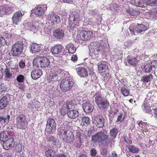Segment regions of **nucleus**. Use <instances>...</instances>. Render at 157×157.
<instances>
[{"label":"nucleus","mask_w":157,"mask_h":157,"mask_svg":"<svg viewBox=\"0 0 157 157\" xmlns=\"http://www.w3.org/2000/svg\"><path fill=\"white\" fill-rule=\"evenodd\" d=\"M109 137L106 132L101 131L92 136L91 140L95 144L101 143L105 145H108L109 143L112 142V139Z\"/></svg>","instance_id":"f257e3e1"},{"label":"nucleus","mask_w":157,"mask_h":157,"mask_svg":"<svg viewBox=\"0 0 157 157\" xmlns=\"http://www.w3.org/2000/svg\"><path fill=\"white\" fill-rule=\"evenodd\" d=\"M26 118V116L23 114H21L17 116L15 125L18 129L23 130L27 128L28 122Z\"/></svg>","instance_id":"f03ea898"},{"label":"nucleus","mask_w":157,"mask_h":157,"mask_svg":"<svg viewBox=\"0 0 157 157\" xmlns=\"http://www.w3.org/2000/svg\"><path fill=\"white\" fill-rule=\"evenodd\" d=\"M74 84L73 78L68 77L66 79H63L61 80L60 87L61 90L63 92H67L72 87Z\"/></svg>","instance_id":"7ed1b4c3"},{"label":"nucleus","mask_w":157,"mask_h":157,"mask_svg":"<svg viewBox=\"0 0 157 157\" xmlns=\"http://www.w3.org/2000/svg\"><path fill=\"white\" fill-rule=\"evenodd\" d=\"M59 130L58 134L59 135L63 136L66 142L70 144L73 142L75 136L72 131L62 129H59Z\"/></svg>","instance_id":"20e7f679"},{"label":"nucleus","mask_w":157,"mask_h":157,"mask_svg":"<svg viewBox=\"0 0 157 157\" xmlns=\"http://www.w3.org/2000/svg\"><path fill=\"white\" fill-rule=\"evenodd\" d=\"M78 32V34L76 38L79 40H88L91 38L93 36V32L89 30L79 31Z\"/></svg>","instance_id":"39448f33"},{"label":"nucleus","mask_w":157,"mask_h":157,"mask_svg":"<svg viewBox=\"0 0 157 157\" xmlns=\"http://www.w3.org/2000/svg\"><path fill=\"white\" fill-rule=\"evenodd\" d=\"M56 123L55 121L52 118H48L47 121L45 131L48 134H52L55 132Z\"/></svg>","instance_id":"423d86ee"},{"label":"nucleus","mask_w":157,"mask_h":157,"mask_svg":"<svg viewBox=\"0 0 157 157\" xmlns=\"http://www.w3.org/2000/svg\"><path fill=\"white\" fill-rule=\"evenodd\" d=\"M24 48L23 44L19 43H15L12 46L11 52L14 56H19L23 52Z\"/></svg>","instance_id":"0eeeda50"},{"label":"nucleus","mask_w":157,"mask_h":157,"mask_svg":"<svg viewBox=\"0 0 157 157\" xmlns=\"http://www.w3.org/2000/svg\"><path fill=\"white\" fill-rule=\"evenodd\" d=\"M47 9L46 5L39 4L37 5L32 10L34 14L40 17L44 15Z\"/></svg>","instance_id":"6e6552de"},{"label":"nucleus","mask_w":157,"mask_h":157,"mask_svg":"<svg viewBox=\"0 0 157 157\" xmlns=\"http://www.w3.org/2000/svg\"><path fill=\"white\" fill-rule=\"evenodd\" d=\"M70 24L73 27H75L76 25H79L80 20H79V16L76 13H71L70 14L69 19Z\"/></svg>","instance_id":"1a4fd4ad"},{"label":"nucleus","mask_w":157,"mask_h":157,"mask_svg":"<svg viewBox=\"0 0 157 157\" xmlns=\"http://www.w3.org/2000/svg\"><path fill=\"white\" fill-rule=\"evenodd\" d=\"M70 24L73 27H75L76 25H79L80 20H79V16L76 13H71L70 14L69 19Z\"/></svg>","instance_id":"9d476101"},{"label":"nucleus","mask_w":157,"mask_h":157,"mask_svg":"<svg viewBox=\"0 0 157 157\" xmlns=\"http://www.w3.org/2000/svg\"><path fill=\"white\" fill-rule=\"evenodd\" d=\"M61 69L55 70V72L49 75L47 77L48 82L53 83L56 81L58 79V76L59 75V73L61 71Z\"/></svg>","instance_id":"9b49d317"},{"label":"nucleus","mask_w":157,"mask_h":157,"mask_svg":"<svg viewBox=\"0 0 157 157\" xmlns=\"http://www.w3.org/2000/svg\"><path fill=\"white\" fill-rule=\"evenodd\" d=\"M14 11L13 8L7 6H0V16L2 17L4 15H10Z\"/></svg>","instance_id":"f8f14e48"},{"label":"nucleus","mask_w":157,"mask_h":157,"mask_svg":"<svg viewBox=\"0 0 157 157\" xmlns=\"http://www.w3.org/2000/svg\"><path fill=\"white\" fill-rule=\"evenodd\" d=\"M24 15V13L23 14L21 10H19L13 14L12 18L13 23L15 25H17L21 21Z\"/></svg>","instance_id":"ddd939ff"},{"label":"nucleus","mask_w":157,"mask_h":157,"mask_svg":"<svg viewBox=\"0 0 157 157\" xmlns=\"http://www.w3.org/2000/svg\"><path fill=\"white\" fill-rule=\"evenodd\" d=\"M14 144L13 139L10 137L3 142V147L5 149L10 150L14 146Z\"/></svg>","instance_id":"4468645a"},{"label":"nucleus","mask_w":157,"mask_h":157,"mask_svg":"<svg viewBox=\"0 0 157 157\" xmlns=\"http://www.w3.org/2000/svg\"><path fill=\"white\" fill-rule=\"evenodd\" d=\"M53 36L57 40L63 39L65 36L64 31L62 29L58 28L56 29L53 32Z\"/></svg>","instance_id":"2eb2a0df"},{"label":"nucleus","mask_w":157,"mask_h":157,"mask_svg":"<svg viewBox=\"0 0 157 157\" xmlns=\"http://www.w3.org/2000/svg\"><path fill=\"white\" fill-rule=\"evenodd\" d=\"M105 120L102 117L97 116L94 117L93 123L99 128H102L104 125Z\"/></svg>","instance_id":"dca6fc26"},{"label":"nucleus","mask_w":157,"mask_h":157,"mask_svg":"<svg viewBox=\"0 0 157 157\" xmlns=\"http://www.w3.org/2000/svg\"><path fill=\"white\" fill-rule=\"evenodd\" d=\"M50 20L51 21L52 25H56L57 24L60 23V17L59 16L56 14H53L50 16Z\"/></svg>","instance_id":"f3484780"},{"label":"nucleus","mask_w":157,"mask_h":157,"mask_svg":"<svg viewBox=\"0 0 157 157\" xmlns=\"http://www.w3.org/2000/svg\"><path fill=\"white\" fill-rule=\"evenodd\" d=\"M63 48V45L60 44H56L53 46L51 49V52L53 55H57L61 52Z\"/></svg>","instance_id":"a211bd4d"},{"label":"nucleus","mask_w":157,"mask_h":157,"mask_svg":"<svg viewBox=\"0 0 157 157\" xmlns=\"http://www.w3.org/2000/svg\"><path fill=\"white\" fill-rule=\"evenodd\" d=\"M78 75L81 77H86L88 76V72L87 69L83 67H79L76 69Z\"/></svg>","instance_id":"6ab92c4d"},{"label":"nucleus","mask_w":157,"mask_h":157,"mask_svg":"<svg viewBox=\"0 0 157 157\" xmlns=\"http://www.w3.org/2000/svg\"><path fill=\"white\" fill-rule=\"evenodd\" d=\"M42 75V71L39 69H33L31 72L32 78L34 79L39 78Z\"/></svg>","instance_id":"aec40b11"},{"label":"nucleus","mask_w":157,"mask_h":157,"mask_svg":"<svg viewBox=\"0 0 157 157\" xmlns=\"http://www.w3.org/2000/svg\"><path fill=\"white\" fill-rule=\"evenodd\" d=\"M83 109L86 113H90L93 111L94 106L89 102L87 101L83 103Z\"/></svg>","instance_id":"412c9836"},{"label":"nucleus","mask_w":157,"mask_h":157,"mask_svg":"<svg viewBox=\"0 0 157 157\" xmlns=\"http://www.w3.org/2000/svg\"><path fill=\"white\" fill-rule=\"evenodd\" d=\"M79 115V113L78 111L72 109L69 111L67 113L68 117L71 119H75Z\"/></svg>","instance_id":"4be33fe9"},{"label":"nucleus","mask_w":157,"mask_h":157,"mask_svg":"<svg viewBox=\"0 0 157 157\" xmlns=\"http://www.w3.org/2000/svg\"><path fill=\"white\" fill-rule=\"evenodd\" d=\"M109 105V102L108 100L104 99L103 101L101 103H100L98 106L99 108L102 109L106 111Z\"/></svg>","instance_id":"5701e85b"},{"label":"nucleus","mask_w":157,"mask_h":157,"mask_svg":"<svg viewBox=\"0 0 157 157\" xmlns=\"http://www.w3.org/2000/svg\"><path fill=\"white\" fill-rule=\"evenodd\" d=\"M95 102L97 106L103 101V98L100 92H96L95 95Z\"/></svg>","instance_id":"b1692460"},{"label":"nucleus","mask_w":157,"mask_h":157,"mask_svg":"<svg viewBox=\"0 0 157 157\" xmlns=\"http://www.w3.org/2000/svg\"><path fill=\"white\" fill-rule=\"evenodd\" d=\"M8 98L6 96H3L0 100V109H2L5 108L8 103Z\"/></svg>","instance_id":"393cba45"},{"label":"nucleus","mask_w":157,"mask_h":157,"mask_svg":"<svg viewBox=\"0 0 157 157\" xmlns=\"http://www.w3.org/2000/svg\"><path fill=\"white\" fill-rule=\"evenodd\" d=\"M127 61L129 64L133 66H136L138 63V60L136 58L129 56L127 57Z\"/></svg>","instance_id":"a878e982"},{"label":"nucleus","mask_w":157,"mask_h":157,"mask_svg":"<svg viewBox=\"0 0 157 157\" xmlns=\"http://www.w3.org/2000/svg\"><path fill=\"white\" fill-rule=\"evenodd\" d=\"M50 63V61L47 57H42L40 67H47L49 66Z\"/></svg>","instance_id":"bb28decb"},{"label":"nucleus","mask_w":157,"mask_h":157,"mask_svg":"<svg viewBox=\"0 0 157 157\" xmlns=\"http://www.w3.org/2000/svg\"><path fill=\"white\" fill-rule=\"evenodd\" d=\"M127 12L129 15H131V17H133L134 16H136L139 14H140V13L138 10L132 8H129L128 9Z\"/></svg>","instance_id":"cd10ccee"},{"label":"nucleus","mask_w":157,"mask_h":157,"mask_svg":"<svg viewBox=\"0 0 157 157\" xmlns=\"http://www.w3.org/2000/svg\"><path fill=\"white\" fill-rule=\"evenodd\" d=\"M66 50H68L69 53L74 54L76 51V48L73 44L70 43L66 47Z\"/></svg>","instance_id":"c85d7f7f"},{"label":"nucleus","mask_w":157,"mask_h":157,"mask_svg":"<svg viewBox=\"0 0 157 157\" xmlns=\"http://www.w3.org/2000/svg\"><path fill=\"white\" fill-rule=\"evenodd\" d=\"M118 132V129L116 128H113L110 131V135L111 138H110L112 141L116 137Z\"/></svg>","instance_id":"c756f323"},{"label":"nucleus","mask_w":157,"mask_h":157,"mask_svg":"<svg viewBox=\"0 0 157 157\" xmlns=\"http://www.w3.org/2000/svg\"><path fill=\"white\" fill-rule=\"evenodd\" d=\"M10 136L8 135V132H2L0 133V140L3 142L9 138Z\"/></svg>","instance_id":"7c9ffc66"},{"label":"nucleus","mask_w":157,"mask_h":157,"mask_svg":"<svg viewBox=\"0 0 157 157\" xmlns=\"http://www.w3.org/2000/svg\"><path fill=\"white\" fill-rule=\"evenodd\" d=\"M40 46L36 43H33L31 45V49L33 53H35L40 50Z\"/></svg>","instance_id":"2f4dec72"},{"label":"nucleus","mask_w":157,"mask_h":157,"mask_svg":"<svg viewBox=\"0 0 157 157\" xmlns=\"http://www.w3.org/2000/svg\"><path fill=\"white\" fill-rule=\"evenodd\" d=\"M35 25H32L30 26L31 31H33L34 33L36 32V29H40L41 26H42L43 25L38 22H36L35 23Z\"/></svg>","instance_id":"473e14b6"},{"label":"nucleus","mask_w":157,"mask_h":157,"mask_svg":"<svg viewBox=\"0 0 157 157\" xmlns=\"http://www.w3.org/2000/svg\"><path fill=\"white\" fill-rule=\"evenodd\" d=\"M42 58V57L37 56L36 58H35L33 61V65L38 67H39V66H40Z\"/></svg>","instance_id":"72a5a7b5"},{"label":"nucleus","mask_w":157,"mask_h":157,"mask_svg":"<svg viewBox=\"0 0 157 157\" xmlns=\"http://www.w3.org/2000/svg\"><path fill=\"white\" fill-rule=\"evenodd\" d=\"M153 79V75L151 74L143 76L142 77L141 81L147 83L150 82Z\"/></svg>","instance_id":"f704fd0d"},{"label":"nucleus","mask_w":157,"mask_h":157,"mask_svg":"<svg viewBox=\"0 0 157 157\" xmlns=\"http://www.w3.org/2000/svg\"><path fill=\"white\" fill-rule=\"evenodd\" d=\"M129 29L132 34H135V33H138L137 24H132L129 27Z\"/></svg>","instance_id":"c9c22d12"},{"label":"nucleus","mask_w":157,"mask_h":157,"mask_svg":"<svg viewBox=\"0 0 157 157\" xmlns=\"http://www.w3.org/2000/svg\"><path fill=\"white\" fill-rule=\"evenodd\" d=\"M75 100H72L70 101L67 102L65 104H66L67 107L69 110L71 109H72V110L75 109Z\"/></svg>","instance_id":"e433bc0d"},{"label":"nucleus","mask_w":157,"mask_h":157,"mask_svg":"<svg viewBox=\"0 0 157 157\" xmlns=\"http://www.w3.org/2000/svg\"><path fill=\"white\" fill-rule=\"evenodd\" d=\"M138 33L142 32L147 29V27L145 25L142 24H137Z\"/></svg>","instance_id":"4c0bfd02"},{"label":"nucleus","mask_w":157,"mask_h":157,"mask_svg":"<svg viewBox=\"0 0 157 157\" xmlns=\"http://www.w3.org/2000/svg\"><path fill=\"white\" fill-rule=\"evenodd\" d=\"M126 147L130 151L133 153H137L139 151V149L134 147L133 145H126Z\"/></svg>","instance_id":"58836bf2"},{"label":"nucleus","mask_w":157,"mask_h":157,"mask_svg":"<svg viewBox=\"0 0 157 157\" xmlns=\"http://www.w3.org/2000/svg\"><path fill=\"white\" fill-rule=\"evenodd\" d=\"M98 69L100 71L105 72L108 69V66L105 63H101L98 66Z\"/></svg>","instance_id":"ea45409f"},{"label":"nucleus","mask_w":157,"mask_h":157,"mask_svg":"<svg viewBox=\"0 0 157 157\" xmlns=\"http://www.w3.org/2000/svg\"><path fill=\"white\" fill-rule=\"evenodd\" d=\"M5 77L6 78H10L12 76V71L10 70L9 68H6L4 71Z\"/></svg>","instance_id":"a19ab883"},{"label":"nucleus","mask_w":157,"mask_h":157,"mask_svg":"<svg viewBox=\"0 0 157 157\" xmlns=\"http://www.w3.org/2000/svg\"><path fill=\"white\" fill-rule=\"evenodd\" d=\"M69 110L66 104H64L61 107L60 111V113L62 115L65 116L66 114H67Z\"/></svg>","instance_id":"79ce46f5"},{"label":"nucleus","mask_w":157,"mask_h":157,"mask_svg":"<svg viewBox=\"0 0 157 157\" xmlns=\"http://www.w3.org/2000/svg\"><path fill=\"white\" fill-rule=\"evenodd\" d=\"M47 141L53 145H55L57 143L56 138L52 136H50L49 137H48Z\"/></svg>","instance_id":"37998d69"},{"label":"nucleus","mask_w":157,"mask_h":157,"mask_svg":"<svg viewBox=\"0 0 157 157\" xmlns=\"http://www.w3.org/2000/svg\"><path fill=\"white\" fill-rule=\"evenodd\" d=\"M56 152L52 149L48 150L45 152V155L47 157H54L56 155Z\"/></svg>","instance_id":"c03bdc74"},{"label":"nucleus","mask_w":157,"mask_h":157,"mask_svg":"<svg viewBox=\"0 0 157 157\" xmlns=\"http://www.w3.org/2000/svg\"><path fill=\"white\" fill-rule=\"evenodd\" d=\"M144 68L145 72L149 73L152 71L153 67L150 63H148L144 66Z\"/></svg>","instance_id":"a18cd8bd"},{"label":"nucleus","mask_w":157,"mask_h":157,"mask_svg":"<svg viewBox=\"0 0 157 157\" xmlns=\"http://www.w3.org/2000/svg\"><path fill=\"white\" fill-rule=\"evenodd\" d=\"M121 92L124 96H128L129 94V90L127 89L124 87H122L121 89Z\"/></svg>","instance_id":"49530a36"},{"label":"nucleus","mask_w":157,"mask_h":157,"mask_svg":"<svg viewBox=\"0 0 157 157\" xmlns=\"http://www.w3.org/2000/svg\"><path fill=\"white\" fill-rule=\"evenodd\" d=\"M10 118V116L8 114L5 116H0V123L2 122L3 121L4 123L8 122Z\"/></svg>","instance_id":"de8ad7c7"},{"label":"nucleus","mask_w":157,"mask_h":157,"mask_svg":"<svg viewBox=\"0 0 157 157\" xmlns=\"http://www.w3.org/2000/svg\"><path fill=\"white\" fill-rule=\"evenodd\" d=\"M91 48L94 50L98 48H100V44L98 42H94L92 43L90 45Z\"/></svg>","instance_id":"09e8293b"},{"label":"nucleus","mask_w":157,"mask_h":157,"mask_svg":"<svg viewBox=\"0 0 157 157\" xmlns=\"http://www.w3.org/2000/svg\"><path fill=\"white\" fill-rule=\"evenodd\" d=\"M146 3L151 6H157V0H147Z\"/></svg>","instance_id":"8fccbe9b"},{"label":"nucleus","mask_w":157,"mask_h":157,"mask_svg":"<svg viewBox=\"0 0 157 157\" xmlns=\"http://www.w3.org/2000/svg\"><path fill=\"white\" fill-rule=\"evenodd\" d=\"M143 110L146 113H149L151 111V109L150 106H148L147 104L144 103L143 106Z\"/></svg>","instance_id":"3c124183"},{"label":"nucleus","mask_w":157,"mask_h":157,"mask_svg":"<svg viewBox=\"0 0 157 157\" xmlns=\"http://www.w3.org/2000/svg\"><path fill=\"white\" fill-rule=\"evenodd\" d=\"M136 6L140 7L144 6V1L143 0H135V1Z\"/></svg>","instance_id":"603ef678"},{"label":"nucleus","mask_w":157,"mask_h":157,"mask_svg":"<svg viewBox=\"0 0 157 157\" xmlns=\"http://www.w3.org/2000/svg\"><path fill=\"white\" fill-rule=\"evenodd\" d=\"M82 121L84 123V124H89L90 122V118L86 116H84L82 118Z\"/></svg>","instance_id":"864d4df0"},{"label":"nucleus","mask_w":157,"mask_h":157,"mask_svg":"<svg viewBox=\"0 0 157 157\" xmlns=\"http://www.w3.org/2000/svg\"><path fill=\"white\" fill-rule=\"evenodd\" d=\"M137 123L139 126L141 128V129L144 126H148V124L146 122H144L142 121H138Z\"/></svg>","instance_id":"5fc2aeb1"},{"label":"nucleus","mask_w":157,"mask_h":157,"mask_svg":"<svg viewBox=\"0 0 157 157\" xmlns=\"http://www.w3.org/2000/svg\"><path fill=\"white\" fill-rule=\"evenodd\" d=\"M25 77L22 75H20L17 77L16 80L19 82H23Z\"/></svg>","instance_id":"6e6d98bb"},{"label":"nucleus","mask_w":157,"mask_h":157,"mask_svg":"<svg viewBox=\"0 0 157 157\" xmlns=\"http://www.w3.org/2000/svg\"><path fill=\"white\" fill-rule=\"evenodd\" d=\"M82 141L81 140V139H76L74 145L76 147H80L81 145Z\"/></svg>","instance_id":"4d7b16f0"},{"label":"nucleus","mask_w":157,"mask_h":157,"mask_svg":"<svg viewBox=\"0 0 157 157\" xmlns=\"http://www.w3.org/2000/svg\"><path fill=\"white\" fill-rule=\"evenodd\" d=\"M90 152L91 155L92 156H94L97 154L96 151L94 148L91 149Z\"/></svg>","instance_id":"13d9d810"},{"label":"nucleus","mask_w":157,"mask_h":157,"mask_svg":"<svg viewBox=\"0 0 157 157\" xmlns=\"http://www.w3.org/2000/svg\"><path fill=\"white\" fill-rule=\"evenodd\" d=\"M123 116V113L122 112H121L119 113V115L118 116L117 119V122H118L120 121V122H122L121 121L122 119V116Z\"/></svg>","instance_id":"bf43d9fd"},{"label":"nucleus","mask_w":157,"mask_h":157,"mask_svg":"<svg viewBox=\"0 0 157 157\" xmlns=\"http://www.w3.org/2000/svg\"><path fill=\"white\" fill-rule=\"evenodd\" d=\"M25 66V63L22 60H21L19 63V67L20 68L23 69Z\"/></svg>","instance_id":"052dcab7"},{"label":"nucleus","mask_w":157,"mask_h":157,"mask_svg":"<svg viewBox=\"0 0 157 157\" xmlns=\"http://www.w3.org/2000/svg\"><path fill=\"white\" fill-rule=\"evenodd\" d=\"M71 59L74 62H76L78 59L77 56L76 55H73L71 57Z\"/></svg>","instance_id":"680f3d73"},{"label":"nucleus","mask_w":157,"mask_h":157,"mask_svg":"<svg viewBox=\"0 0 157 157\" xmlns=\"http://www.w3.org/2000/svg\"><path fill=\"white\" fill-rule=\"evenodd\" d=\"M6 88L4 86V84H1L0 85V91L3 93V92H5L6 90Z\"/></svg>","instance_id":"e2e57ef3"},{"label":"nucleus","mask_w":157,"mask_h":157,"mask_svg":"<svg viewBox=\"0 0 157 157\" xmlns=\"http://www.w3.org/2000/svg\"><path fill=\"white\" fill-rule=\"evenodd\" d=\"M93 50V53L95 55H98L99 54L100 50V48H96Z\"/></svg>","instance_id":"0e129e2a"},{"label":"nucleus","mask_w":157,"mask_h":157,"mask_svg":"<svg viewBox=\"0 0 157 157\" xmlns=\"http://www.w3.org/2000/svg\"><path fill=\"white\" fill-rule=\"evenodd\" d=\"M5 39L2 37H0V47L5 44Z\"/></svg>","instance_id":"69168bd1"},{"label":"nucleus","mask_w":157,"mask_h":157,"mask_svg":"<svg viewBox=\"0 0 157 157\" xmlns=\"http://www.w3.org/2000/svg\"><path fill=\"white\" fill-rule=\"evenodd\" d=\"M150 64L151 65V66L153 67H155L157 66V60H152Z\"/></svg>","instance_id":"338daca9"},{"label":"nucleus","mask_w":157,"mask_h":157,"mask_svg":"<svg viewBox=\"0 0 157 157\" xmlns=\"http://www.w3.org/2000/svg\"><path fill=\"white\" fill-rule=\"evenodd\" d=\"M117 155L116 153V152L115 151H113L109 155L108 157H117Z\"/></svg>","instance_id":"774afa93"}]
</instances>
